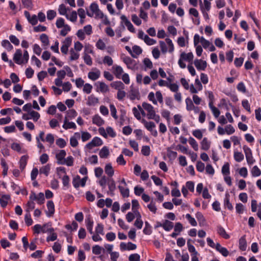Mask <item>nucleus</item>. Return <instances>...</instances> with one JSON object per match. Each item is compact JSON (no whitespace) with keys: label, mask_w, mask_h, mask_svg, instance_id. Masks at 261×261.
<instances>
[{"label":"nucleus","mask_w":261,"mask_h":261,"mask_svg":"<svg viewBox=\"0 0 261 261\" xmlns=\"http://www.w3.org/2000/svg\"><path fill=\"white\" fill-rule=\"evenodd\" d=\"M29 59V53L27 50H24L23 54L20 49H17L13 56L14 62L18 65L26 64Z\"/></svg>","instance_id":"1"},{"label":"nucleus","mask_w":261,"mask_h":261,"mask_svg":"<svg viewBox=\"0 0 261 261\" xmlns=\"http://www.w3.org/2000/svg\"><path fill=\"white\" fill-rule=\"evenodd\" d=\"M194 56L192 52L186 53L182 52L180 54L179 58L178 61V65H186L185 62L188 63V65H192L193 63Z\"/></svg>","instance_id":"2"},{"label":"nucleus","mask_w":261,"mask_h":261,"mask_svg":"<svg viewBox=\"0 0 261 261\" xmlns=\"http://www.w3.org/2000/svg\"><path fill=\"white\" fill-rule=\"evenodd\" d=\"M103 142L99 137H95L91 141L86 144V147L89 149H91L93 147L101 146Z\"/></svg>","instance_id":"3"},{"label":"nucleus","mask_w":261,"mask_h":261,"mask_svg":"<svg viewBox=\"0 0 261 261\" xmlns=\"http://www.w3.org/2000/svg\"><path fill=\"white\" fill-rule=\"evenodd\" d=\"M120 19L122 20V23L123 22L125 24L129 31H130L132 33L135 32V29L133 25L125 15H121L120 17Z\"/></svg>","instance_id":"4"},{"label":"nucleus","mask_w":261,"mask_h":261,"mask_svg":"<svg viewBox=\"0 0 261 261\" xmlns=\"http://www.w3.org/2000/svg\"><path fill=\"white\" fill-rule=\"evenodd\" d=\"M24 14L29 22L32 25H35L37 23L38 18L36 15L34 14L31 16L30 13L27 11L24 12Z\"/></svg>","instance_id":"5"},{"label":"nucleus","mask_w":261,"mask_h":261,"mask_svg":"<svg viewBox=\"0 0 261 261\" xmlns=\"http://www.w3.org/2000/svg\"><path fill=\"white\" fill-rule=\"evenodd\" d=\"M108 185L109 190V191L108 192V194L110 195L111 196H113L115 194L114 191L116 189V184L114 180L112 178H109Z\"/></svg>","instance_id":"6"},{"label":"nucleus","mask_w":261,"mask_h":261,"mask_svg":"<svg viewBox=\"0 0 261 261\" xmlns=\"http://www.w3.org/2000/svg\"><path fill=\"white\" fill-rule=\"evenodd\" d=\"M46 206L48 209V211L46 212V216L48 217H50L55 213V204L52 200L48 201L46 204Z\"/></svg>","instance_id":"7"},{"label":"nucleus","mask_w":261,"mask_h":261,"mask_svg":"<svg viewBox=\"0 0 261 261\" xmlns=\"http://www.w3.org/2000/svg\"><path fill=\"white\" fill-rule=\"evenodd\" d=\"M92 70L94 71H90L88 74V77L90 80L94 81L100 77V71L96 68H93Z\"/></svg>","instance_id":"8"},{"label":"nucleus","mask_w":261,"mask_h":261,"mask_svg":"<svg viewBox=\"0 0 261 261\" xmlns=\"http://www.w3.org/2000/svg\"><path fill=\"white\" fill-rule=\"evenodd\" d=\"M66 155V152L64 150H61L59 153H57L56 155V158L57 160V163L59 165H64V163H63L65 157Z\"/></svg>","instance_id":"9"},{"label":"nucleus","mask_w":261,"mask_h":261,"mask_svg":"<svg viewBox=\"0 0 261 261\" xmlns=\"http://www.w3.org/2000/svg\"><path fill=\"white\" fill-rule=\"evenodd\" d=\"M229 198L230 195L228 192H226L224 199V206L225 208H227L230 211H232L233 210V207L230 202Z\"/></svg>","instance_id":"10"},{"label":"nucleus","mask_w":261,"mask_h":261,"mask_svg":"<svg viewBox=\"0 0 261 261\" xmlns=\"http://www.w3.org/2000/svg\"><path fill=\"white\" fill-rule=\"evenodd\" d=\"M215 249L217 251L219 252L223 256L226 257L229 254V252L227 248L222 247L219 243H217L216 244Z\"/></svg>","instance_id":"11"},{"label":"nucleus","mask_w":261,"mask_h":261,"mask_svg":"<svg viewBox=\"0 0 261 261\" xmlns=\"http://www.w3.org/2000/svg\"><path fill=\"white\" fill-rule=\"evenodd\" d=\"M99 100L98 98L96 97L93 94L88 97L86 105L89 106H94L98 103Z\"/></svg>","instance_id":"12"},{"label":"nucleus","mask_w":261,"mask_h":261,"mask_svg":"<svg viewBox=\"0 0 261 261\" xmlns=\"http://www.w3.org/2000/svg\"><path fill=\"white\" fill-rule=\"evenodd\" d=\"M11 197L9 195L4 194L0 197V204L1 206L5 208L7 206L8 200L10 199Z\"/></svg>","instance_id":"13"},{"label":"nucleus","mask_w":261,"mask_h":261,"mask_svg":"<svg viewBox=\"0 0 261 261\" xmlns=\"http://www.w3.org/2000/svg\"><path fill=\"white\" fill-rule=\"evenodd\" d=\"M85 223L86 224L87 230H88L90 233L92 234L93 233V226L94 222L90 216H89V217L86 218V219H85Z\"/></svg>","instance_id":"14"},{"label":"nucleus","mask_w":261,"mask_h":261,"mask_svg":"<svg viewBox=\"0 0 261 261\" xmlns=\"http://www.w3.org/2000/svg\"><path fill=\"white\" fill-rule=\"evenodd\" d=\"M112 70L117 79H120L121 76L123 72V70L121 66H112Z\"/></svg>","instance_id":"15"},{"label":"nucleus","mask_w":261,"mask_h":261,"mask_svg":"<svg viewBox=\"0 0 261 261\" xmlns=\"http://www.w3.org/2000/svg\"><path fill=\"white\" fill-rule=\"evenodd\" d=\"M92 122L93 124L97 125L98 126H100L104 124V120L98 114L95 115L92 118Z\"/></svg>","instance_id":"16"},{"label":"nucleus","mask_w":261,"mask_h":261,"mask_svg":"<svg viewBox=\"0 0 261 261\" xmlns=\"http://www.w3.org/2000/svg\"><path fill=\"white\" fill-rule=\"evenodd\" d=\"M140 93L138 89H131L129 92V98L132 100H134L136 99H140Z\"/></svg>","instance_id":"17"},{"label":"nucleus","mask_w":261,"mask_h":261,"mask_svg":"<svg viewBox=\"0 0 261 261\" xmlns=\"http://www.w3.org/2000/svg\"><path fill=\"white\" fill-rule=\"evenodd\" d=\"M239 249L242 251H245L247 248V242L246 236L244 235L239 239Z\"/></svg>","instance_id":"18"},{"label":"nucleus","mask_w":261,"mask_h":261,"mask_svg":"<svg viewBox=\"0 0 261 261\" xmlns=\"http://www.w3.org/2000/svg\"><path fill=\"white\" fill-rule=\"evenodd\" d=\"M217 232L218 234L225 239H228L230 238L229 234H228L225 229L221 225L217 226Z\"/></svg>","instance_id":"19"},{"label":"nucleus","mask_w":261,"mask_h":261,"mask_svg":"<svg viewBox=\"0 0 261 261\" xmlns=\"http://www.w3.org/2000/svg\"><path fill=\"white\" fill-rule=\"evenodd\" d=\"M62 127L65 129H68L70 128L75 129L76 128V126L75 123L73 122H68L66 117H65L64 123Z\"/></svg>","instance_id":"20"},{"label":"nucleus","mask_w":261,"mask_h":261,"mask_svg":"<svg viewBox=\"0 0 261 261\" xmlns=\"http://www.w3.org/2000/svg\"><path fill=\"white\" fill-rule=\"evenodd\" d=\"M142 53V48L138 45H134L132 47V56L134 58H137V56Z\"/></svg>","instance_id":"21"},{"label":"nucleus","mask_w":261,"mask_h":261,"mask_svg":"<svg viewBox=\"0 0 261 261\" xmlns=\"http://www.w3.org/2000/svg\"><path fill=\"white\" fill-rule=\"evenodd\" d=\"M29 156L27 155L22 156L19 160V168L21 171L23 170L27 164Z\"/></svg>","instance_id":"22"},{"label":"nucleus","mask_w":261,"mask_h":261,"mask_svg":"<svg viewBox=\"0 0 261 261\" xmlns=\"http://www.w3.org/2000/svg\"><path fill=\"white\" fill-rule=\"evenodd\" d=\"M110 154L109 148L107 146H103L99 151V155L101 158H107Z\"/></svg>","instance_id":"23"},{"label":"nucleus","mask_w":261,"mask_h":261,"mask_svg":"<svg viewBox=\"0 0 261 261\" xmlns=\"http://www.w3.org/2000/svg\"><path fill=\"white\" fill-rule=\"evenodd\" d=\"M90 9L92 12V13L87 11V15L89 17H92L93 14L97 11L99 9L97 3H92L90 6Z\"/></svg>","instance_id":"24"},{"label":"nucleus","mask_w":261,"mask_h":261,"mask_svg":"<svg viewBox=\"0 0 261 261\" xmlns=\"http://www.w3.org/2000/svg\"><path fill=\"white\" fill-rule=\"evenodd\" d=\"M105 171L109 177H111L113 176L114 170L111 164L109 163L106 164L105 168Z\"/></svg>","instance_id":"25"},{"label":"nucleus","mask_w":261,"mask_h":261,"mask_svg":"<svg viewBox=\"0 0 261 261\" xmlns=\"http://www.w3.org/2000/svg\"><path fill=\"white\" fill-rule=\"evenodd\" d=\"M173 223L168 220H165L163 222V228L165 231H169L173 228Z\"/></svg>","instance_id":"26"},{"label":"nucleus","mask_w":261,"mask_h":261,"mask_svg":"<svg viewBox=\"0 0 261 261\" xmlns=\"http://www.w3.org/2000/svg\"><path fill=\"white\" fill-rule=\"evenodd\" d=\"M201 149L204 150H208L210 148L211 142L208 141L207 138L205 137L203 139L201 142Z\"/></svg>","instance_id":"27"},{"label":"nucleus","mask_w":261,"mask_h":261,"mask_svg":"<svg viewBox=\"0 0 261 261\" xmlns=\"http://www.w3.org/2000/svg\"><path fill=\"white\" fill-rule=\"evenodd\" d=\"M195 216L200 225H203L205 223V219L201 212H197L195 214Z\"/></svg>","instance_id":"28"},{"label":"nucleus","mask_w":261,"mask_h":261,"mask_svg":"<svg viewBox=\"0 0 261 261\" xmlns=\"http://www.w3.org/2000/svg\"><path fill=\"white\" fill-rule=\"evenodd\" d=\"M142 122L143 123L145 128L149 132L151 131L152 129L155 128V124L153 122H147L145 120L143 119Z\"/></svg>","instance_id":"29"},{"label":"nucleus","mask_w":261,"mask_h":261,"mask_svg":"<svg viewBox=\"0 0 261 261\" xmlns=\"http://www.w3.org/2000/svg\"><path fill=\"white\" fill-rule=\"evenodd\" d=\"M69 60L71 61H73L77 60L79 57V54L77 51L74 50L73 48H71L69 50Z\"/></svg>","instance_id":"30"},{"label":"nucleus","mask_w":261,"mask_h":261,"mask_svg":"<svg viewBox=\"0 0 261 261\" xmlns=\"http://www.w3.org/2000/svg\"><path fill=\"white\" fill-rule=\"evenodd\" d=\"M186 104V109L188 111H192L194 108V105L190 97H187L185 100Z\"/></svg>","instance_id":"31"},{"label":"nucleus","mask_w":261,"mask_h":261,"mask_svg":"<svg viewBox=\"0 0 261 261\" xmlns=\"http://www.w3.org/2000/svg\"><path fill=\"white\" fill-rule=\"evenodd\" d=\"M143 232L146 235H150L152 233L151 226L147 221L145 222V227L143 229Z\"/></svg>","instance_id":"32"},{"label":"nucleus","mask_w":261,"mask_h":261,"mask_svg":"<svg viewBox=\"0 0 261 261\" xmlns=\"http://www.w3.org/2000/svg\"><path fill=\"white\" fill-rule=\"evenodd\" d=\"M50 170V167L49 164H47L42 167L40 168L39 169L40 173L44 174L46 176H48L49 173V171Z\"/></svg>","instance_id":"33"},{"label":"nucleus","mask_w":261,"mask_h":261,"mask_svg":"<svg viewBox=\"0 0 261 261\" xmlns=\"http://www.w3.org/2000/svg\"><path fill=\"white\" fill-rule=\"evenodd\" d=\"M1 44L8 51H10L13 48V45L8 40H3Z\"/></svg>","instance_id":"34"},{"label":"nucleus","mask_w":261,"mask_h":261,"mask_svg":"<svg viewBox=\"0 0 261 261\" xmlns=\"http://www.w3.org/2000/svg\"><path fill=\"white\" fill-rule=\"evenodd\" d=\"M63 185V189L66 190L69 187V177L67 175H65L62 178Z\"/></svg>","instance_id":"35"},{"label":"nucleus","mask_w":261,"mask_h":261,"mask_svg":"<svg viewBox=\"0 0 261 261\" xmlns=\"http://www.w3.org/2000/svg\"><path fill=\"white\" fill-rule=\"evenodd\" d=\"M118 188L123 197H128L129 196V191L128 188L124 189L121 186H118Z\"/></svg>","instance_id":"36"},{"label":"nucleus","mask_w":261,"mask_h":261,"mask_svg":"<svg viewBox=\"0 0 261 261\" xmlns=\"http://www.w3.org/2000/svg\"><path fill=\"white\" fill-rule=\"evenodd\" d=\"M234 159L236 162H241L244 159V156L241 152L235 151L234 152Z\"/></svg>","instance_id":"37"},{"label":"nucleus","mask_w":261,"mask_h":261,"mask_svg":"<svg viewBox=\"0 0 261 261\" xmlns=\"http://www.w3.org/2000/svg\"><path fill=\"white\" fill-rule=\"evenodd\" d=\"M251 172L253 177H257L261 175V171L257 166L253 167Z\"/></svg>","instance_id":"38"},{"label":"nucleus","mask_w":261,"mask_h":261,"mask_svg":"<svg viewBox=\"0 0 261 261\" xmlns=\"http://www.w3.org/2000/svg\"><path fill=\"white\" fill-rule=\"evenodd\" d=\"M189 143L195 151H197L198 149V145L196 140L192 137H190L189 139Z\"/></svg>","instance_id":"39"},{"label":"nucleus","mask_w":261,"mask_h":261,"mask_svg":"<svg viewBox=\"0 0 261 261\" xmlns=\"http://www.w3.org/2000/svg\"><path fill=\"white\" fill-rule=\"evenodd\" d=\"M97 83L99 84V88L100 92L102 93H105L109 91V87L105 83L102 82H98Z\"/></svg>","instance_id":"40"},{"label":"nucleus","mask_w":261,"mask_h":261,"mask_svg":"<svg viewBox=\"0 0 261 261\" xmlns=\"http://www.w3.org/2000/svg\"><path fill=\"white\" fill-rule=\"evenodd\" d=\"M40 39L44 46H47L49 44V39L46 34H42L40 36Z\"/></svg>","instance_id":"41"},{"label":"nucleus","mask_w":261,"mask_h":261,"mask_svg":"<svg viewBox=\"0 0 261 261\" xmlns=\"http://www.w3.org/2000/svg\"><path fill=\"white\" fill-rule=\"evenodd\" d=\"M29 115L31 116V119H33L35 122L37 121L40 117V114L38 112L33 110L30 111Z\"/></svg>","instance_id":"42"},{"label":"nucleus","mask_w":261,"mask_h":261,"mask_svg":"<svg viewBox=\"0 0 261 261\" xmlns=\"http://www.w3.org/2000/svg\"><path fill=\"white\" fill-rule=\"evenodd\" d=\"M24 220L25 224L27 226H31L33 223V220L31 218V214L30 212H27L24 216Z\"/></svg>","instance_id":"43"},{"label":"nucleus","mask_w":261,"mask_h":261,"mask_svg":"<svg viewBox=\"0 0 261 261\" xmlns=\"http://www.w3.org/2000/svg\"><path fill=\"white\" fill-rule=\"evenodd\" d=\"M36 201H37V203L39 205H41L44 203L45 198H44V195L43 193L40 192L37 195Z\"/></svg>","instance_id":"44"},{"label":"nucleus","mask_w":261,"mask_h":261,"mask_svg":"<svg viewBox=\"0 0 261 261\" xmlns=\"http://www.w3.org/2000/svg\"><path fill=\"white\" fill-rule=\"evenodd\" d=\"M66 229L72 231L76 230L78 227V224L74 221L72 222L71 225L66 224L65 226Z\"/></svg>","instance_id":"45"},{"label":"nucleus","mask_w":261,"mask_h":261,"mask_svg":"<svg viewBox=\"0 0 261 261\" xmlns=\"http://www.w3.org/2000/svg\"><path fill=\"white\" fill-rule=\"evenodd\" d=\"M222 173L224 175H227L230 174L229 164L228 163H225L222 168Z\"/></svg>","instance_id":"46"},{"label":"nucleus","mask_w":261,"mask_h":261,"mask_svg":"<svg viewBox=\"0 0 261 261\" xmlns=\"http://www.w3.org/2000/svg\"><path fill=\"white\" fill-rule=\"evenodd\" d=\"M58 11L60 15H66V17H67V9L64 4H62L59 6Z\"/></svg>","instance_id":"47"},{"label":"nucleus","mask_w":261,"mask_h":261,"mask_svg":"<svg viewBox=\"0 0 261 261\" xmlns=\"http://www.w3.org/2000/svg\"><path fill=\"white\" fill-rule=\"evenodd\" d=\"M27 212H30L31 211L33 210L35 207V203L32 200H29L26 204Z\"/></svg>","instance_id":"48"},{"label":"nucleus","mask_w":261,"mask_h":261,"mask_svg":"<svg viewBox=\"0 0 261 261\" xmlns=\"http://www.w3.org/2000/svg\"><path fill=\"white\" fill-rule=\"evenodd\" d=\"M102 249L104 250V249L100 246L95 245L92 247V252L95 255H99Z\"/></svg>","instance_id":"49"},{"label":"nucleus","mask_w":261,"mask_h":261,"mask_svg":"<svg viewBox=\"0 0 261 261\" xmlns=\"http://www.w3.org/2000/svg\"><path fill=\"white\" fill-rule=\"evenodd\" d=\"M60 31V35L62 36H65L70 31L71 28L69 25L66 24Z\"/></svg>","instance_id":"50"},{"label":"nucleus","mask_w":261,"mask_h":261,"mask_svg":"<svg viewBox=\"0 0 261 261\" xmlns=\"http://www.w3.org/2000/svg\"><path fill=\"white\" fill-rule=\"evenodd\" d=\"M63 163H64V165L72 166L73 165V158L72 156H69L66 159H64Z\"/></svg>","instance_id":"51"},{"label":"nucleus","mask_w":261,"mask_h":261,"mask_svg":"<svg viewBox=\"0 0 261 261\" xmlns=\"http://www.w3.org/2000/svg\"><path fill=\"white\" fill-rule=\"evenodd\" d=\"M110 109L111 111V114L112 116L115 119H117L118 116L117 115V110L113 104L110 105Z\"/></svg>","instance_id":"52"},{"label":"nucleus","mask_w":261,"mask_h":261,"mask_svg":"<svg viewBox=\"0 0 261 261\" xmlns=\"http://www.w3.org/2000/svg\"><path fill=\"white\" fill-rule=\"evenodd\" d=\"M57 13L55 10H49L47 11V18L48 20H53L56 16Z\"/></svg>","instance_id":"53"},{"label":"nucleus","mask_w":261,"mask_h":261,"mask_svg":"<svg viewBox=\"0 0 261 261\" xmlns=\"http://www.w3.org/2000/svg\"><path fill=\"white\" fill-rule=\"evenodd\" d=\"M141 153L145 156H148L150 153V147L147 145L143 146L141 149Z\"/></svg>","instance_id":"54"},{"label":"nucleus","mask_w":261,"mask_h":261,"mask_svg":"<svg viewBox=\"0 0 261 261\" xmlns=\"http://www.w3.org/2000/svg\"><path fill=\"white\" fill-rule=\"evenodd\" d=\"M186 218L189 221V222L190 224L193 226H196L197 224V222L195 219L191 216V215L189 214H187L186 215Z\"/></svg>","instance_id":"55"},{"label":"nucleus","mask_w":261,"mask_h":261,"mask_svg":"<svg viewBox=\"0 0 261 261\" xmlns=\"http://www.w3.org/2000/svg\"><path fill=\"white\" fill-rule=\"evenodd\" d=\"M56 145L60 148H64L66 145V142L65 140L63 138H59L56 140Z\"/></svg>","instance_id":"56"},{"label":"nucleus","mask_w":261,"mask_h":261,"mask_svg":"<svg viewBox=\"0 0 261 261\" xmlns=\"http://www.w3.org/2000/svg\"><path fill=\"white\" fill-rule=\"evenodd\" d=\"M177 155V153L176 151L168 150L167 151V156L171 160H175Z\"/></svg>","instance_id":"57"},{"label":"nucleus","mask_w":261,"mask_h":261,"mask_svg":"<svg viewBox=\"0 0 261 261\" xmlns=\"http://www.w3.org/2000/svg\"><path fill=\"white\" fill-rule=\"evenodd\" d=\"M25 74L28 79H31L34 74V70L31 67H29L26 69Z\"/></svg>","instance_id":"58"},{"label":"nucleus","mask_w":261,"mask_h":261,"mask_svg":"<svg viewBox=\"0 0 261 261\" xmlns=\"http://www.w3.org/2000/svg\"><path fill=\"white\" fill-rule=\"evenodd\" d=\"M80 176L76 175L72 180V184L75 189H77L80 186Z\"/></svg>","instance_id":"59"},{"label":"nucleus","mask_w":261,"mask_h":261,"mask_svg":"<svg viewBox=\"0 0 261 261\" xmlns=\"http://www.w3.org/2000/svg\"><path fill=\"white\" fill-rule=\"evenodd\" d=\"M44 253V252L42 250H37L31 254V256L34 258H41Z\"/></svg>","instance_id":"60"},{"label":"nucleus","mask_w":261,"mask_h":261,"mask_svg":"<svg viewBox=\"0 0 261 261\" xmlns=\"http://www.w3.org/2000/svg\"><path fill=\"white\" fill-rule=\"evenodd\" d=\"M96 233L100 234L101 235L104 234L103 232V225L101 223H98L95 228Z\"/></svg>","instance_id":"61"},{"label":"nucleus","mask_w":261,"mask_h":261,"mask_svg":"<svg viewBox=\"0 0 261 261\" xmlns=\"http://www.w3.org/2000/svg\"><path fill=\"white\" fill-rule=\"evenodd\" d=\"M96 46L98 49L103 50L106 48V44L102 40L99 39L96 43Z\"/></svg>","instance_id":"62"},{"label":"nucleus","mask_w":261,"mask_h":261,"mask_svg":"<svg viewBox=\"0 0 261 261\" xmlns=\"http://www.w3.org/2000/svg\"><path fill=\"white\" fill-rule=\"evenodd\" d=\"M144 41L145 43L148 45H153L156 42L155 40L150 38L148 35H145Z\"/></svg>","instance_id":"63"},{"label":"nucleus","mask_w":261,"mask_h":261,"mask_svg":"<svg viewBox=\"0 0 261 261\" xmlns=\"http://www.w3.org/2000/svg\"><path fill=\"white\" fill-rule=\"evenodd\" d=\"M129 261H140V256L138 253L132 254L128 257Z\"/></svg>","instance_id":"64"}]
</instances>
